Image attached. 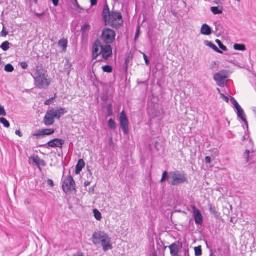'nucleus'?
I'll list each match as a JSON object with an SVG mask.
<instances>
[{
  "instance_id": "obj_44",
  "label": "nucleus",
  "mask_w": 256,
  "mask_h": 256,
  "mask_svg": "<svg viewBox=\"0 0 256 256\" xmlns=\"http://www.w3.org/2000/svg\"><path fill=\"white\" fill-rule=\"evenodd\" d=\"M20 65L22 67V68L24 70H26L28 67V64L26 62H22L20 63Z\"/></svg>"
},
{
  "instance_id": "obj_42",
  "label": "nucleus",
  "mask_w": 256,
  "mask_h": 256,
  "mask_svg": "<svg viewBox=\"0 0 256 256\" xmlns=\"http://www.w3.org/2000/svg\"><path fill=\"white\" fill-rule=\"evenodd\" d=\"M8 32L4 30V26H3V29L0 32V36L2 37H6L8 34Z\"/></svg>"
},
{
  "instance_id": "obj_11",
  "label": "nucleus",
  "mask_w": 256,
  "mask_h": 256,
  "mask_svg": "<svg viewBox=\"0 0 256 256\" xmlns=\"http://www.w3.org/2000/svg\"><path fill=\"white\" fill-rule=\"evenodd\" d=\"M55 130L54 128H42L37 130L36 132L32 134V136L37 139H40L45 136H49L54 134Z\"/></svg>"
},
{
  "instance_id": "obj_50",
  "label": "nucleus",
  "mask_w": 256,
  "mask_h": 256,
  "mask_svg": "<svg viewBox=\"0 0 256 256\" xmlns=\"http://www.w3.org/2000/svg\"><path fill=\"white\" fill-rule=\"evenodd\" d=\"M98 3V0H90L91 6H96Z\"/></svg>"
},
{
  "instance_id": "obj_36",
  "label": "nucleus",
  "mask_w": 256,
  "mask_h": 256,
  "mask_svg": "<svg viewBox=\"0 0 256 256\" xmlns=\"http://www.w3.org/2000/svg\"><path fill=\"white\" fill-rule=\"evenodd\" d=\"M4 70L8 72H12L14 70V68L10 64H8L6 65Z\"/></svg>"
},
{
  "instance_id": "obj_13",
  "label": "nucleus",
  "mask_w": 256,
  "mask_h": 256,
  "mask_svg": "<svg viewBox=\"0 0 256 256\" xmlns=\"http://www.w3.org/2000/svg\"><path fill=\"white\" fill-rule=\"evenodd\" d=\"M101 54L102 55V59L98 61H102L103 60H107L112 54V48L110 44L102 45V50H100Z\"/></svg>"
},
{
  "instance_id": "obj_58",
  "label": "nucleus",
  "mask_w": 256,
  "mask_h": 256,
  "mask_svg": "<svg viewBox=\"0 0 256 256\" xmlns=\"http://www.w3.org/2000/svg\"><path fill=\"white\" fill-rule=\"evenodd\" d=\"M90 182H84V186H87L90 184Z\"/></svg>"
},
{
  "instance_id": "obj_33",
  "label": "nucleus",
  "mask_w": 256,
  "mask_h": 256,
  "mask_svg": "<svg viewBox=\"0 0 256 256\" xmlns=\"http://www.w3.org/2000/svg\"><path fill=\"white\" fill-rule=\"evenodd\" d=\"M0 122L2 124L4 127L6 128H8L10 126V124L9 122L6 118H0Z\"/></svg>"
},
{
  "instance_id": "obj_63",
  "label": "nucleus",
  "mask_w": 256,
  "mask_h": 256,
  "mask_svg": "<svg viewBox=\"0 0 256 256\" xmlns=\"http://www.w3.org/2000/svg\"><path fill=\"white\" fill-rule=\"evenodd\" d=\"M34 2L35 3V4H37L38 3V0H33Z\"/></svg>"
},
{
  "instance_id": "obj_28",
  "label": "nucleus",
  "mask_w": 256,
  "mask_h": 256,
  "mask_svg": "<svg viewBox=\"0 0 256 256\" xmlns=\"http://www.w3.org/2000/svg\"><path fill=\"white\" fill-rule=\"evenodd\" d=\"M214 25L215 26L216 31V32H219L220 34L223 33L224 32V30L221 24H218L217 22H215L214 23Z\"/></svg>"
},
{
  "instance_id": "obj_56",
  "label": "nucleus",
  "mask_w": 256,
  "mask_h": 256,
  "mask_svg": "<svg viewBox=\"0 0 256 256\" xmlns=\"http://www.w3.org/2000/svg\"><path fill=\"white\" fill-rule=\"evenodd\" d=\"M214 2L216 4H218V5L222 4V2H221V1L220 0H215L214 1Z\"/></svg>"
},
{
  "instance_id": "obj_25",
  "label": "nucleus",
  "mask_w": 256,
  "mask_h": 256,
  "mask_svg": "<svg viewBox=\"0 0 256 256\" xmlns=\"http://www.w3.org/2000/svg\"><path fill=\"white\" fill-rule=\"evenodd\" d=\"M90 26L88 24L85 23L84 26L82 27L80 29V31L82 32V35H84V34L90 31Z\"/></svg>"
},
{
  "instance_id": "obj_40",
  "label": "nucleus",
  "mask_w": 256,
  "mask_h": 256,
  "mask_svg": "<svg viewBox=\"0 0 256 256\" xmlns=\"http://www.w3.org/2000/svg\"><path fill=\"white\" fill-rule=\"evenodd\" d=\"M56 97H52V98H51L47 100H46L44 102V104L46 106H49L53 102L54 100L55 99Z\"/></svg>"
},
{
  "instance_id": "obj_31",
  "label": "nucleus",
  "mask_w": 256,
  "mask_h": 256,
  "mask_svg": "<svg viewBox=\"0 0 256 256\" xmlns=\"http://www.w3.org/2000/svg\"><path fill=\"white\" fill-rule=\"evenodd\" d=\"M108 126L110 128L111 130H115L116 128V124L114 122V120L110 118L108 122Z\"/></svg>"
},
{
  "instance_id": "obj_6",
  "label": "nucleus",
  "mask_w": 256,
  "mask_h": 256,
  "mask_svg": "<svg viewBox=\"0 0 256 256\" xmlns=\"http://www.w3.org/2000/svg\"><path fill=\"white\" fill-rule=\"evenodd\" d=\"M62 183V190L66 194L70 193L73 190L76 192V182L70 172L68 176L66 177L63 176Z\"/></svg>"
},
{
  "instance_id": "obj_1",
  "label": "nucleus",
  "mask_w": 256,
  "mask_h": 256,
  "mask_svg": "<svg viewBox=\"0 0 256 256\" xmlns=\"http://www.w3.org/2000/svg\"><path fill=\"white\" fill-rule=\"evenodd\" d=\"M102 16L105 26H110L116 30L120 28L124 22L122 13L116 10L110 11L108 4L104 6Z\"/></svg>"
},
{
  "instance_id": "obj_27",
  "label": "nucleus",
  "mask_w": 256,
  "mask_h": 256,
  "mask_svg": "<svg viewBox=\"0 0 256 256\" xmlns=\"http://www.w3.org/2000/svg\"><path fill=\"white\" fill-rule=\"evenodd\" d=\"M210 10L215 15L222 14V7L221 8V10H220L219 8L217 6L212 7Z\"/></svg>"
},
{
  "instance_id": "obj_9",
  "label": "nucleus",
  "mask_w": 256,
  "mask_h": 256,
  "mask_svg": "<svg viewBox=\"0 0 256 256\" xmlns=\"http://www.w3.org/2000/svg\"><path fill=\"white\" fill-rule=\"evenodd\" d=\"M65 143V141L63 139L56 138L49 141L48 142L45 144H40L38 147L40 148H62V146Z\"/></svg>"
},
{
  "instance_id": "obj_7",
  "label": "nucleus",
  "mask_w": 256,
  "mask_h": 256,
  "mask_svg": "<svg viewBox=\"0 0 256 256\" xmlns=\"http://www.w3.org/2000/svg\"><path fill=\"white\" fill-rule=\"evenodd\" d=\"M116 36L114 30L109 28H104L102 30L100 38L105 44H110L114 41Z\"/></svg>"
},
{
  "instance_id": "obj_2",
  "label": "nucleus",
  "mask_w": 256,
  "mask_h": 256,
  "mask_svg": "<svg viewBox=\"0 0 256 256\" xmlns=\"http://www.w3.org/2000/svg\"><path fill=\"white\" fill-rule=\"evenodd\" d=\"M166 180H167L169 184L174 186L188 182L186 174L184 172L180 171L171 172H170L164 171L160 182H163Z\"/></svg>"
},
{
  "instance_id": "obj_52",
  "label": "nucleus",
  "mask_w": 256,
  "mask_h": 256,
  "mask_svg": "<svg viewBox=\"0 0 256 256\" xmlns=\"http://www.w3.org/2000/svg\"><path fill=\"white\" fill-rule=\"evenodd\" d=\"M16 134L18 136L20 137L22 136V134L20 130H16Z\"/></svg>"
},
{
  "instance_id": "obj_32",
  "label": "nucleus",
  "mask_w": 256,
  "mask_h": 256,
  "mask_svg": "<svg viewBox=\"0 0 256 256\" xmlns=\"http://www.w3.org/2000/svg\"><path fill=\"white\" fill-rule=\"evenodd\" d=\"M10 43L8 41H6L2 42L0 46V48L2 49L4 51H7L10 48Z\"/></svg>"
},
{
  "instance_id": "obj_37",
  "label": "nucleus",
  "mask_w": 256,
  "mask_h": 256,
  "mask_svg": "<svg viewBox=\"0 0 256 256\" xmlns=\"http://www.w3.org/2000/svg\"><path fill=\"white\" fill-rule=\"evenodd\" d=\"M216 42L220 48L222 49V50L226 51L228 50L226 46H225L220 40H216Z\"/></svg>"
},
{
  "instance_id": "obj_57",
  "label": "nucleus",
  "mask_w": 256,
  "mask_h": 256,
  "mask_svg": "<svg viewBox=\"0 0 256 256\" xmlns=\"http://www.w3.org/2000/svg\"><path fill=\"white\" fill-rule=\"evenodd\" d=\"M138 83L139 84H147L148 85V82L147 81H144V82H138Z\"/></svg>"
},
{
  "instance_id": "obj_46",
  "label": "nucleus",
  "mask_w": 256,
  "mask_h": 256,
  "mask_svg": "<svg viewBox=\"0 0 256 256\" xmlns=\"http://www.w3.org/2000/svg\"><path fill=\"white\" fill-rule=\"evenodd\" d=\"M220 97L225 102H229V98L228 96H226L224 94H220Z\"/></svg>"
},
{
  "instance_id": "obj_54",
  "label": "nucleus",
  "mask_w": 256,
  "mask_h": 256,
  "mask_svg": "<svg viewBox=\"0 0 256 256\" xmlns=\"http://www.w3.org/2000/svg\"><path fill=\"white\" fill-rule=\"evenodd\" d=\"M74 256H84V254L82 252H78L74 254Z\"/></svg>"
},
{
  "instance_id": "obj_23",
  "label": "nucleus",
  "mask_w": 256,
  "mask_h": 256,
  "mask_svg": "<svg viewBox=\"0 0 256 256\" xmlns=\"http://www.w3.org/2000/svg\"><path fill=\"white\" fill-rule=\"evenodd\" d=\"M206 46H209L212 48L218 54H222V52L220 50L215 44L210 41L206 40L204 42Z\"/></svg>"
},
{
  "instance_id": "obj_14",
  "label": "nucleus",
  "mask_w": 256,
  "mask_h": 256,
  "mask_svg": "<svg viewBox=\"0 0 256 256\" xmlns=\"http://www.w3.org/2000/svg\"><path fill=\"white\" fill-rule=\"evenodd\" d=\"M182 247V243L180 241H178L170 245L169 248L171 256L179 254L180 250Z\"/></svg>"
},
{
  "instance_id": "obj_59",
  "label": "nucleus",
  "mask_w": 256,
  "mask_h": 256,
  "mask_svg": "<svg viewBox=\"0 0 256 256\" xmlns=\"http://www.w3.org/2000/svg\"><path fill=\"white\" fill-rule=\"evenodd\" d=\"M148 38H149V41H150V42L151 43H152V39L151 36H150V35L149 32H148Z\"/></svg>"
},
{
  "instance_id": "obj_21",
  "label": "nucleus",
  "mask_w": 256,
  "mask_h": 256,
  "mask_svg": "<svg viewBox=\"0 0 256 256\" xmlns=\"http://www.w3.org/2000/svg\"><path fill=\"white\" fill-rule=\"evenodd\" d=\"M68 40L64 38H62L58 41V47L62 48L63 52H66L68 47Z\"/></svg>"
},
{
  "instance_id": "obj_30",
  "label": "nucleus",
  "mask_w": 256,
  "mask_h": 256,
  "mask_svg": "<svg viewBox=\"0 0 256 256\" xmlns=\"http://www.w3.org/2000/svg\"><path fill=\"white\" fill-rule=\"evenodd\" d=\"M106 116L109 117L113 116L112 106L111 104H108L106 107Z\"/></svg>"
},
{
  "instance_id": "obj_24",
  "label": "nucleus",
  "mask_w": 256,
  "mask_h": 256,
  "mask_svg": "<svg viewBox=\"0 0 256 256\" xmlns=\"http://www.w3.org/2000/svg\"><path fill=\"white\" fill-rule=\"evenodd\" d=\"M64 69L66 70L68 75L70 74L72 70V66L68 59L66 60L64 64Z\"/></svg>"
},
{
  "instance_id": "obj_29",
  "label": "nucleus",
  "mask_w": 256,
  "mask_h": 256,
  "mask_svg": "<svg viewBox=\"0 0 256 256\" xmlns=\"http://www.w3.org/2000/svg\"><path fill=\"white\" fill-rule=\"evenodd\" d=\"M94 216L95 218L98 220H100L102 218V216L101 213L97 209H94L93 210Z\"/></svg>"
},
{
  "instance_id": "obj_48",
  "label": "nucleus",
  "mask_w": 256,
  "mask_h": 256,
  "mask_svg": "<svg viewBox=\"0 0 256 256\" xmlns=\"http://www.w3.org/2000/svg\"><path fill=\"white\" fill-rule=\"evenodd\" d=\"M48 185L50 186L52 188H53L54 186V182L51 179H48Z\"/></svg>"
},
{
  "instance_id": "obj_18",
  "label": "nucleus",
  "mask_w": 256,
  "mask_h": 256,
  "mask_svg": "<svg viewBox=\"0 0 256 256\" xmlns=\"http://www.w3.org/2000/svg\"><path fill=\"white\" fill-rule=\"evenodd\" d=\"M200 33L203 35L210 36L212 33V28L206 24H204L201 27Z\"/></svg>"
},
{
  "instance_id": "obj_19",
  "label": "nucleus",
  "mask_w": 256,
  "mask_h": 256,
  "mask_svg": "<svg viewBox=\"0 0 256 256\" xmlns=\"http://www.w3.org/2000/svg\"><path fill=\"white\" fill-rule=\"evenodd\" d=\"M85 162L83 159H80L76 166L75 173L78 174L85 166Z\"/></svg>"
},
{
  "instance_id": "obj_62",
  "label": "nucleus",
  "mask_w": 256,
  "mask_h": 256,
  "mask_svg": "<svg viewBox=\"0 0 256 256\" xmlns=\"http://www.w3.org/2000/svg\"><path fill=\"white\" fill-rule=\"evenodd\" d=\"M246 140V137H245V136H242V141H244V140Z\"/></svg>"
},
{
  "instance_id": "obj_16",
  "label": "nucleus",
  "mask_w": 256,
  "mask_h": 256,
  "mask_svg": "<svg viewBox=\"0 0 256 256\" xmlns=\"http://www.w3.org/2000/svg\"><path fill=\"white\" fill-rule=\"evenodd\" d=\"M226 78V76L218 72L215 74L214 76V80L216 82L217 84L220 86H222L224 84Z\"/></svg>"
},
{
  "instance_id": "obj_22",
  "label": "nucleus",
  "mask_w": 256,
  "mask_h": 256,
  "mask_svg": "<svg viewBox=\"0 0 256 256\" xmlns=\"http://www.w3.org/2000/svg\"><path fill=\"white\" fill-rule=\"evenodd\" d=\"M208 207L210 214L213 215L215 218H218L220 213L216 210V208L211 204H208Z\"/></svg>"
},
{
  "instance_id": "obj_53",
  "label": "nucleus",
  "mask_w": 256,
  "mask_h": 256,
  "mask_svg": "<svg viewBox=\"0 0 256 256\" xmlns=\"http://www.w3.org/2000/svg\"><path fill=\"white\" fill-rule=\"evenodd\" d=\"M128 62H129L128 59V58H126L125 60V62H124V66H125L126 70H127Z\"/></svg>"
},
{
  "instance_id": "obj_8",
  "label": "nucleus",
  "mask_w": 256,
  "mask_h": 256,
  "mask_svg": "<svg viewBox=\"0 0 256 256\" xmlns=\"http://www.w3.org/2000/svg\"><path fill=\"white\" fill-rule=\"evenodd\" d=\"M147 111L148 114L153 118L160 117L162 114V108L158 104H149Z\"/></svg>"
},
{
  "instance_id": "obj_17",
  "label": "nucleus",
  "mask_w": 256,
  "mask_h": 256,
  "mask_svg": "<svg viewBox=\"0 0 256 256\" xmlns=\"http://www.w3.org/2000/svg\"><path fill=\"white\" fill-rule=\"evenodd\" d=\"M237 110V114L238 116L242 120L245 124L247 128H248V122L246 119V114L243 110V109L240 108H238Z\"/></svg>"
},
{
  "instance_id": "obj_47",
  "label": "nucleus",
  "mask_w": 256,
  "mask_h": 256,
  "mask_svg": "<svg viewBox=\"0 0 256 256\" xmlns=\"http://www.w3.org/2000/svg\"><path fill=\"white\" fill-rule=\"evenodd\" d=\"M144 61H145V62H146V64L147 65V66H148L149 65V60H148V56H146V55L144 54Z\"/></svg>"
},
{
  "instance_id": "obj_10",
  "label": "nucleus",
  "mask_w": 256,
  "mask_h": 256,
  "mask_svg": "<svg viewBox=\"0 0 256 256\" xmlns=\"http://www.w3.org/2000/svg\"><path fill=\"white\" fill-rule=\"evenodd\" d=\"M120 122L124 134H128L129 132L128 120L124 110H122L120 114Z\"/></svg>"
},
{
  "instance_id": "obj_12",
  "label": "nucleus",
  "mask_w": 256,
  "mask_h": 256,
  "mask_svg": "<svg viewBox=\"0 0 256 256\" xmlns=\"http://www.w3.org/2000/svg\"><path fill=\"white\" fill-rule=\"evenodd\" d=\"M102 45L99 39H96L92 45V54L93 60L96 59L101 54L100 50H102Z\"/></svg>"
},
{
  "instance_id": "obj_43",
  "label": "nucleus",
  "mask_w": 256,
  "mask_h": 256,
  "mask_svg": "<svg viewBox=\"0 0 256 256\" xmlns=\"http://www.w3.org/2000/svg\"><path fill=\"white\" fill-rule=\"evenodd\" d=\"M74 6L78 9L80 10L79 12H81V10H83L84 9L78 4V0L74 2L73 3Z\"/></svg>"
},
{
  "instance_id": "obj_41",
  "label": "nucleus",
  "mask_w": 256,
  "mask_h": 256,
  "mask_svg": "<svg viewBox=\"0 0 256 256\" xmlns=\"http://www.w3.org/2000/svg\"><path fill=\"white\" fill-rule=\"evenodd\" d=\"M140 33V26H138L136 30V33L134 36V40H136L138 38Z\"/></svg>"
},
{
  "instance_id": "obj_39",
  "label": "nucleus",
  "mask_w": 256,
  "mask_h": 256,
  "mask_svg": "<svg viewBox=\"0 0 256 256\" xmlns=\"http://www.w3.org/2000/svg\"><path fill=\"white\" fill-rule=\"evenodd\" d=\"M250 152L249 150H246L244 153V156L245 159V162L246 163H247L249 161V158H250Z\"/></svg>"
},
{
  "instance_id": "obj_51",
  "label": "nucleus",
  "mask_w": 256,
  "mask_h": 256,
  "mask_svg": "<svg viewBox=\"0 0 256 256\" xmlns=\"http://www.w3.org/2000/svg\"><path fill=\"white\" fill-rule=\"evenodd\" d=\"M52 0V2L54 5L55 6H58V3H59V0Z\"/></svg>"
},
{
  "instance_id": "obj_45",
  "label": "nucleus",
  "mask_w": 256,
  "mask_h": 256,
  "mask_svg": "<svg viewBox=\"0 0 256 256\" xmlns=\"http://www.w3.org/2000/svg\"><path fill=\"white\" fill-rule=\"evenodd\" d=\"M6 110H4V108L0 107V116H6Z\"/></svg>"
},
{
  "instance_id": "obj_34",
  "label": "nucleus",
  "mask_w": 256,
  "mask_h": 256,
  "mask_svg": "<svg viewBox=\"0 0 256 256\" xmlns=\"http://www.w3.org/2000/svg\"><path fill=\"white\" fill-rule=\"evenodd\" d=\"M102 70L107 73H111L112 72V67L110 65H106L102 66Z\"/></svg>"
},
{
  "instance_id": "obj_4",
  "label": "nucleus",
  "mask_w": 256,
  "mask_h": 256,
  "mask_svg": "<svg viewBox=\"0 0 256 256\" xmlns=\"http://www.w3.org/2000/svg\"><path fill=\"white\" fill-rule=\"evenodd\" d=\"M66 112L65 108L60 106L48 108L44 117L43 123L46 126H52L54 123L55 118L59 120Z\"/></svg>"
},
{
  "instance_id": "obj_26",
  "label": "nucleus",
  "mask_w": 256,
  "mask_h": 256,
  "mask_svg": "<svg viewBox=\"0 0 256 256\" xmlns=\"http://www.w3.org/2000/svg\"><path fill=\"white\" fill-rule=\"evenodd\" d=\"M234 48L236 50L244 51L246 50V47L244 44H234Z\"/></svg>"
},
{
  "instance_id": "obj_49",
  "label": "nucleus",
  "mask_w": 256,
  "mask_h": 256,
  "mask_svg": "<svg viewBox=\"0 0 256 256\" xmlns=\"http://www.w3.org/2000/svg\"><path fill=\"white\" fill-rule=\"evenodd\" d=\"M205 162L207 164H209L211 162V158L209 156H207L205 158Z\"/></svg>"
},
{
  "instance_id": "obj_5",
  "label": "nucleus",
  "mask_w": 256,
  "mask_h": 256,
  "mask_svg": "<svg viewBox=\"0 0 256 256\" xmlns=\"http://www.w3.org/2000/svg\"><path fill=\"white\" fill-rule=\"evenodd\" d=\"M92 242L94 245L99 244L100 242L104 252L112 248L111 244V238L104 232L98 231L93 233Z\"/></svg>"
},
{
  "instance_id": "obj_20",
  "label": "nucleus",
  "mask_w": 256,
  "mask_h": 256,
  "mask_svg": "<svg viewBox=\"0 0 256 256\" xmlns=\"http://www.w3.org/2000/svg\"><path fill=\"white\" fill-rule=\"evenodd\" d=\"M32 160L40 168V166H46V163L44 160L40 159L38 155L34 156L32 158Z\"/></svg>"
},
{
  "instance_id": "obj_55",
  "label": "nucleus",
  "mask_w": 256,
  "mask_h": 256,
  "mask_svg": "<svg viewBox=\"0 0 256 256\" xmlns=\"http://www.w3.org/2000/svg\"><path fill=\"white\" fill-rule=\"evenodd\" d=\"M34 15L37 17L40 18L42 16L44 15V13L38 14V13L36 12L34 14Z\"/></svg>"
},
{
  "instance_id": "obj_15",
  "label": "nucleus",
  "mask_w": 256,
  "mask_h": 256,
  "mask_svg": "<svg viewBox=\"0 0 256 256\" xmlns=\"http://www.w3.org/2000/svg\"><path fill=\"white\" fill-rule=\"evenodd\" d=\"M194 219L196 224L201 225L203 222V217L200 211L195 206H192Z\"/></svg>"
},
{
  "instance_id": "obj_35",
  "label": "nucleus",
  "mask_w": 256,
  "mask_h": 256,
  "mask_svg": "<svg viewBox=\"0 0 256 256\" xmlns=\"http://www.w3.org/2000/svg\"><path fill=\"white\" fill-rule=\"evenodd\" d=\"M194 252L196 256H200L202 254V246H199L194 248Z\"/></svg>"
},
{
  "instance_id": "obj_61",
  "label": "nucleus",
  "mask_w": 256,
  "mask_h": 256,
  "mask_svg": "<svg viewBox=\"0 0 256 256\" xmlns=\"http://www.w3.org/2000/svg\"><path fill=\"white\" fill-rule=\"evenodd\" d=\"M90 190H92V192H94V186L91 187L90 188Z\"/></svg>"
},
{
  "instance_id": "obj_38",
  "label": "nucleus",
  "mask_w": 256,
  "mask_h": 256,
  "mask_svg": "<svg viewBox=\"0 0 256 256\" xmlns=\"http://www.w3.org/2000/svg\"><path fill=\"white\" fill-rule=\"evenodd\" d=\"M232 103L233 104L234 108L237 110L242 108L234 98L232 97L230 99Z\"/></svg>"
},
{
  "instance_id": "obj_64",
  "label": "nucleus",
  "mask_w": 256,
  "mask_h": 256,
  "mask_svg": "<svg viewBox=\"0 0 256 256\" xmlns=\"http://www.w3.org/2000/svg\"><path fill=\"white\" fill-rule=\"evenodd\" d=\"M212 64L213 66H215V65L216 64V62H214Z\"/></svg>"
},
{
  "instance_id": "obj_60",
  "label": "nucleus",
  "mask_w": 256,
  "mask_h": 256,
  "mask_svg": "<svg viewBox=\"0 0 256 256\" xmlns=\"http://www.w3.org/2000/svg\"><path fill=\"white\" fill-rule=\"evenodd\" d=\"M151 256H157L156 252L155 251H154V252H152Z\"/></svg>"
},
{
  "instance_id": "obj_3",
  "label": "nucleus",
  "mask_w": 256,
  "mask_h": 256,
  "mask_svg": "<svg viewBox=\"0 0 256 256\" xmlns=\"http://www.w3.org/2000/svg\"><path fill=\"white\" fill-rule=\"evenodd\" d=\"M32 76L36 86L40 89H46L50 84V80L48 78L46 71L42 66L36 67Z\"/></svg>"
}]
</instances>
